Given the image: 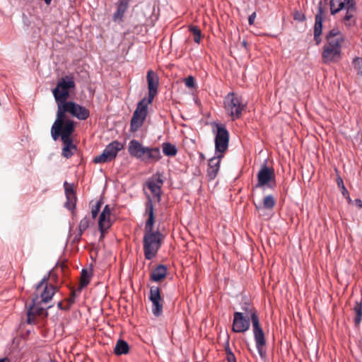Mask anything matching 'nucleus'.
I'll return each instance as SVG.
<instances>
[{
	"label": "nucleus",
	"instance_id": "obj_1",
	"mask_svg": "<svg viewBox=\"0 0 362 362\" xmlns=\"http://www.w3.org/2000/svg\"><path fill=\"white\" fill-rule=\"evenodd\" d=\"M148 83V96L144 98L136 105L133 113L130 123V132H137L144 124L148 115V105L152 103L153 98L158 93L159 86V77L153 70H148L146 75Z\"/></svg>",
	"mask_w": 362,
	"mask_h": 362
},
{
	"label": "nucleus",
	"instance_id": "obj_2",
	"mask_svg": "<svg viewBox=\"0 0 362 362\" xmlns=\"http://www.w3.org/2000/svg\"><path fill=\"white\" fill-rule=\"evenodd\" d=\"M344 42V35L338 28H333L329 31L322 52V61L324 64L337 62L340 60Z\"/></svg>",
	"mask_w": 362,
	"mask_h": 362
},
{
	"label": "nucleus",
	"instance_id": "obj_3",
	"mask_svg": "<svg viewBox=\"0 0 362 362\" xmlns=\"http://www.w3.org/2000/svg\"><path fill=\"white\" fill-rule=\"evenodd\" d=\"M241 308L245 315L250 317L256 347L260 357L264 358L267 356V341L257 310L249 303H245Z\"/></svg>",
	"mask_w": 362,
	"mask_h": 362
},
{
	"label": "nucleus",
	"instance_id": "obj_4",
	"mask_svg": "<svg viewBox=\"0 0 362 362\" xmlns=\"http://www.w3.org/2000/svg\"><path fill=\"white\" fill-rule=\"evenodd\" d=\"M75 122L71 119L61 108H57V118L51 128V135L54 141L72 139L75 131Z\"/></svg>",
	"mask_w": 362,
	"mask_h": 362
},
{
	"label": "nucleus",
	"instance_id": "obj_5",
	"mask_svg": "<svg viewBox=\"0 0 362 362\" xmlns=\"http://www.w3.org/2000/svg\"><path fill=\"white\" fill-rule=\"evenodd\" d=\"M128 152L131 156L139 159L145 163H155L162 158L158 147L144 146L136 139L129 141Z\"/></svg>",
	"mask_w": 362,
	"mask_h": 362
},
{
	"label": "nucleus",
	"instance_id": "obj_6",
	"mask_svg": "<svg viewBox=\"0 0 362 362\" xmlns=\"http://www.w3.org/2000/svg\"><path fill=\"white\" fill-rule=\"evenodd\" d=\"M164 240V235L153 227H144L143 248L146 259L151 260L156 257Z\"/></svg>",
	"mask_w": 362,
	"mask_h": 362
},
{
	"label": "nucleus",
	"instance_id": "obj_7",
	"mask_svg": "<svg viewBox=\"0 0 362 362\" xmlns=\"http://www.w3.org/2000/svg\"><path fill=\"white\" fill-rule=\"evenodd\" d=\"M223 105L226 115L230 117L232 121L241 118L243 112L247 107V103H243L242 97L237 95L233 92L226 95Z\"/></svg>",
	"mask_w": 362,
	"mask_h": 362
},
{
	"label": "nucleus",
	"instance_id": "obj_8",
	"mask_svg": "<svg viewBox=\"0 0 362 362\" xmlns=\"http://www.w3.org/2000/svg\"><path fill=\"white\" fill-rule=\"evenodd\" d=\"M75 87L76 83L73 76H65L58 81L56 88L52 90L57 108L69 102L67 100L69 98L70 90Z\"/></svg>",
	"mask_w": 362,
	"mask_h": 362
},
{
	"label": "nucleus",
	"instance_id": "obj_9",
	"mask_svg": "<svg viewBox=\"0 0 362 362\" xmlns=\"http://www.w3.org/2000/svg\"><path fill=\"white\" fill-rule=\"evenodd\" d=\"M329 6L330 11L332 15L336 14L343 9L346 10V15L343 19L346 25L351 26L355 23L354 18L356 8L354 0H330Z\"/></svg>",
	"mask_w": 362,
	"mask_h": 362
},
{
	"label": "nucleus",
	"instance_id": "obj_10",
	"mask_svg": "<svg viewBox=\"0 0 362 362\" xmlns=\"http://www.w3.org/2000/svg\"><path fill=\"white\" fill-rule=\"evenodd\" d=\"M257 183L253 189H274L276 187V180L274 169L266 164L261 166L257 174Z\"/></svg>",
	"mask_w": 362,
	"mask_h": 362
},
{
	"label": "nucleus",
	"instance_id": "obj_11",
	"mask_svg": "<svg viewBox=\"0 0 362 362\" xmlns=\"http://www.w3.org/2000/svg\"><path fill=\"white\" fill-rule=\"evenodd\" d=\"M215 134V153L224 155L228 150L229 144V132L226 126L221 123H216L213 127Z\"/></svg>",
	"mask_w": 362,
	"mask_h": 362
},
{
	"label": "nucleus",
	"instance_id": "obj_12",
	"mask_svg": "<svg viewBox=\"0 0 362 362\" xmlns=\"http://www.w3.org/2000/svg\"><path fill=\"white\" fill-rule=\"evenodd\" d=\"M48 276H45L35 286V296L36 294L40 298V301L47 303L52 300L57 291V287L48 284Z\"/></svg>",
	"mask_w": 362,
	"mask_h": 362
},
{
	"label": "nucleus",
	"instance_id": "obj_13",
	"mask_svg": "<svg viewBox=\"0 0 362 362\" xmlns=\"http://www.w3.org/2000/svg\"><path fill=\"white\" fill-rule=\"evenodd\" d=\"M66 115L70 114L71 116L76 117L80 120H86L90 116V111L86 107L78 105L74 101H69L59 106Z\"/></svg>",
	"mask_w": 362,
	"mask_h": 362
},
{
	"label": "nucleus",
	"instance_id": "obj_14",
	"mask_svg": "<svg viewBox=\"0 0 362 362\" xmlns=\"http://www.w3.org/2000/svg\"><path fill=\"white\" fill-rule=\"evenodd\" d=\"M250 317L245 315L244 313L235 312L232 323V331L235 333H244L250 329Z\"/></svg>",
	"mask_w": 362,
	"mask_h": 362
},
{
	"label": "nucleus",
	"instance_id": "obj_15",
	"mask_svg": "<svg viewBox=\"0 0 362 362\" xmlns=\"http://www.w3.org/2000/svg\"><path fill=\"white\" fill-rule=\"evenodd\" d=\"M148 299L152 303V313L156 317L163 313L164 300L161 298L160 289L158 286H151L149 291Z\"/></svg>",
	"mask_w": 362,
	"mask_h": 362
},
{
	"label": "nucleus",
	"instance_id": "obj_16",
	"mask_svg": "<svg viewBox=\"0 0 362 362\" xmlns=\"http://www.w3.org/2000/svg\"><path fill=\"white\" fill-rule=\"evenodd\" d=\"M42 302L40 301V298L38 295L36 294V296H34L32 299V303L30 305L29 308L27 312V322L28 324H35L36 316L43 315L45 313L47 315L46 311V308L40 306V304Z\"/></svg>",
	"mask_w": 362,
	"mask_h": 362
},
{
	"label": "nucleus",
	"instance_id": "obj_17",
	"mask_svg": "<svg viewBox=\"0 0 362 362\" xmlns=\"http://www.w3.org/2000/svg\"><path fill=\"white\" fill-rule=\"evenodd\" d=\"M163 185V180L162 179L161 174L159 173L153 175L146 182V185L158 202H160L161 200V188Z\"/></svg>",
	"mask_w": 362,
	"mask_h": 362
},
{
	"label": "nucleus",
	"instance_id": "obj_18",
	"mask_svg": "<svg viewBox=\"0 0 362 362\" xmlns=\"http://www.w3.org/2000/svg\"><path fill=\"white\" fill-rule=\"evenodd\" d=\"M64 187L66 199L64 206L69 210L74 211L77 202V197L74 185L65 181L64 182Z\"/></svg>",
	"mask_w": 362,
	"mask_h": 362
},
{
	"label": "nucleus",
	"instance_id": "obj_19",
	"mask_svg": "<svg viewBox=\"0 0 362 362\" xmlns=\"http://www.w3.org/2000/svg\"><path fill=\"white\" fill-rule=\"evenodd\" d=\"M216 156L209 160L206 170V177L209 181L214 180L219 171L221 160L223 155L215 153Z\"/></svg>",
	"mask_w": 362,
	"mask_h": 362
},
{
	"label": "nucleus",
	"instance_id": "obj_20",
	"mask_svg": "<svg viewBox=\"0 0 362 362\" xmlns=\"http://www.w3.org/2000/svg\"><path fill=\"white\" fill-rule=\"evenodd\" d=\"M324 16L325 10L320 4L318 7L317 13L315 15L314 25V40L317 45H320L322 41L320 35L322 31V22L324 20Z\"/></svg>",
	"mask_w": 362,
	"mask_h": 362
},
{
	"label": "nucleus",
	"instance_id": "obj_21",
	"mask_svg": "<svg viewBox=\"0 0 362 362\" xmlns=\"http://www.w3.org/2000/svg\"><path fill=\"white\" fill-rule=\"evenodd\" d=\"M154 209L152 199L150 195H147V202L145 204V214L148 215L144 227H153L155 223Z\"/></svg>",
	"mask_w": 362,
	"mask_h": 362
},
{
	"label": "nucleus",
	"instance_id": "obj_22",
	"mask_svg": "<svg viewBox=\"0 0 362 362\" xmlns=\"http://www.w3.org/2000/svg\"><path fill=\"white\" fill-rule=\"evenodd\" d=\"M168 274V268L164 264H158L151 272L150 279L154 282H159L164 279Z\"/></svg>",
	"mask_w": 362,
	"mask_h": 362
},
{
	"label": "nucleus",
	"instance_id": "obj_23",
	"mask_svg": "<svg viewBox=\"0 0 362 362\" xmlns=\"http://www.w3.org/2000/svg\"><path fill=\"white\" fill-rule=\"evenodd\" d=\"M276 203L275 197L272 194H268L263 198L262 205H258L255 203V206L257 211H260L261 209L272 210Z\"/></svg>",
	"mask_w": 362,
	"mask_h": 362
},
{
	"label": "nucleus",
	"instance_id": "obj_24",
	"mask_svg": "<svg viewBox=\"0 0 362 362\" xmlns=\"http://www.w3.org/2000/svg\"><path fill=\"white\" fill-rule=\"evenodd\" d=\"M124 148L123 144L118 141H113L106 146L105 150L107 152L108 156L114 160L118 152Z\"/></svg>",
	"mask_w": 362,
	"mask_h": 362
},
{
	"label": "nucleus",
	"instance_id": "obj_25",
	"mask_svg": "<svg viewBox=\"0 0 362 362\" xmlns=\"http://www.w3.org/2000/svg\"><path fill=\"white\" fill-rule=\"evenodd\" d=\"M93 273L91 270H88L86 269H83L81 272L80 282L78 286V291H82L83 288L86 287L91 279Z\"/></svg>",
	"mask_w": 362,
	"mask_h": 362
},
{
	"label": "nucleus",
	"instance_id": "obj_26",
	"mask_svg": "<svg viewBox=\"0 0 362 362\" xmlns=\"http://www.w3.org/2000/svg\"><path fill=\"white\" fill-rule=\"evenodd\" d=\"M64 144V147L62 148V155L64 157L66 158H69L73 156L72 149H76V146L73 144L72 139H69L67 140H62Z\"/></svg>",
	"mask_w": 362,
	"mask_h": 362
},
{
	"label": "nucleus",
	"instance_id": "obj_27",
	"mask_svg": "<svg viewBox=\"0 0 362 362\" xmlns=\"http://www.w3.org/2000/svg\"><path fill=\"white\" fill-rule=\"evenodd\" d=\"M128 8V1L127 0H121L117 6V11L113 15V20L122 21L125 11Z\"/></svg>",
	"mask_w": 362,
	"mask_h": 362
},
{
	"label": "nucleus",
	"instance_id": "obj_28",
	"mask_svg": "<svg viewBox=\"0 0 362 362\" xmlns=\"http://www.w3.org/2000/svg\"><path fill=\"white\" fill-rule=\"evenodd\" d=\"M129 346L127 341L123 339H119L115 345L114 352L116 355L120 356L129 353Z\"/></svg>",
	"mask_w": 362,
	"mask_h": 362
},
{
	"label": "nucleus",
	"instance_id": "obj_29",
	"mask_svg": "<svg viewBox=\"0 0 362 362\" xmlns=\"http://www.w3.org/2000/svg\"><path fill=\"white\" fill-rule=\"evenodd\" d=\"M162 150L164 155L169 157L175 156L177 153V148L176 146L170 142L163 143Z\"/></svg>",
	"mask_w": 362,
	"mask_h": 362
},
{
	"label": "nucleus",
	"instance_id": "obj_30",
	"mask_svg": "<svg viewBox=\"0 0 362 362\" xmlns=\"http://www.w3.org/2000/svg\"><path fill=\"white\" fill-rule=\"evenodd\" d=\"M81 291H78V287L71 288V293L69 298L64 300L66 303V309H70L71 306L76 303L77 297L80 295Z\"/></svg>",
	"mask_w": 362,
	"mask_h": 362
},
{
	"label": "nucleus",
	"instance_id": "obj_31",
	"mask_svg": "<svg viewBox=\"0 0 362 362\" xmlns=\"http://www.w3.org/2000/svg\"><path fill=\"white\" fill-rule=\"evenodd\" d=\"M112 225L110 215L107 214L104 218V221L101 222V214L99 216L98 220V228L100 231L103 233L105 230H107Z\"/></svg>",
	"mask_w": 362,
	"mask_h": 362
},
{
	"label": "nucleus",
	"instance_id": "obj_32",
	"mask_svg": "<svg viewBox=\"0 0 362 362\" xmlns=\"http://www.w3.org/2000/svg\"><path fill=\"white\" fill-rule=\"evenodd\" d=\"M224 351L226 352V359L227 362H237L236 357L230 347L229 336H228L227 339L224 343Z\"/></svg>",
	"mask_w": 362,
	"mask_h": 362
},
{
	"label": "nucleus",
	"instance_id": "obj_33",
	"mask_svg": "<svg viewBox=\"0 0 362 362\" xmlns=\"http://www.w3.org/2000/svg\"><path fill=\"white\" fill-rule=\"evenodd\" d=\"M354 311L355 313L354 323L358 325L362 320V303L361 301H356Z\"/></svg>",
	"mask_w": 362,
	"mask_h": 362
},
{
	"label": "nucleus",
	"instance_id": "obj_34",
	"mask_svg": "<svg viewBox=\"0 0 362 362\" xmlns=\"http://www.w3.org/2000/svg\"><path fill=\"white\" fill-rule=\"evenodd\" d=\"M188 30L194 35V41L197 44H200L201 39L202 37V31L198 26L194 25H189Z\"/></svg>",
	"mask_w": 362,
	"mask_h": 362
},
{
	"label": "nucleus",
	"instance_id": "obj_35",
	"mask_svg": "<svg viewBox=\"0 0 362 362\" xmlns=\"http://www.w3.org/2000/svg\"><path fill=\"white\" fill-rule=\"evenodd\" d=\"M112 159L108 156L107 152L104 149L103 153L93 158L95 163H105L112 161Z\"/></svg>",
	"mask_w": 362,
	"mask_h": 362
},
{
	"label": "nucleus",
	"instance_id": "obj_36",
	"mask_svg": "<svg viewBox=\"0 0 362 362\" xmlns=\"http://www.w3.org/2000/svg\"><path fill=\"white\" fill-rule=\"evenodd\" d=\"M103 204V199L100 197L95 203V205H92L91 214L93 218H95L100 210L102 205Z\"/></svg>",
	"mask_w": 362,
	"mask_h": 362
},
{
	"label": "nucleus",
	"instance_id": "obj_37",
	"mask_svg": "<svg viewBox=\"0 0 362 362\" xmlns=\"http://www.w3.org/2000/svg\"><path fill=\"white\" fill-rule=\"evenodd\" d=\"M90 226V219L86 216L83 218L78 225V230L83 233L85 230H86Z\"/></svg>",
	"mask_w": 362,
	"mask_h": 362
},
{
	"label": "nucleus",
	"instance_id": "obj_38",
	"mask_svg": "<svg viewBox=\"0 0 362 362\" xmlns=\"http://www.w3.org/2000/svg\"><path fill=\"white\" fill-rule=\"evenodd\" d=\"M353 66L358 74H362V58L356 57L353 60Z\"/></svg>",
	"mask_w": 362,
	"mask_h": 362
},
{
	"label": "nucleus",
	"instance_id": "obj_39",
	"mask_svg": "<svg viewBox=\"0 0 362 362\" xmlns=\"http://www.w3.org/2000/svg\"><path fill=\"white\" fill-rule=\"evenodd\" d=\"M185 84L187 87L189 88H195V80L194 78L192 76H189L184 80Z\"/></svg>",
	"mask_w": 362,
	"mask_h": 362
},
{
	"label": "nucleus",
	"instance_id": "obj_40",
	"mask_svg": "<svg viewBox=\"0 0 362 362\" xmlns=\"http://www.w3.org/2000/svg\"><path fill=\"white\" fill-rule=\"evenodd\" d=\"M293 18L299 22L305 21V16L301 11H296L293 13Z\"/></svg>",
	"mask_w": 362,
	"mask_h": 362
},
{
	"label": "nucleus",
	"instance_id": "obj_41",
	"mask_svg": "<svg viewBox=\"0 0 362 362\" xmlns=\"http://www.w3.org/2000/svg\"><path fill=\"white\" fill-rule=\"evenodd\" d=\"M107 214L111 215V209L110 205L108 204L105 206L103 210L101 212V222L104 221V218Z\"/></svg>",
	"mask_w": 362,
	"mask_h": 362
},
{
	"label": "nucleus",
	"instance_id": "obj_42",
	"mask_svg": "<svg viewBox=\"0 0 362 362\" xmlns=\"http://www.w3.org/2000/svg\"><path fill=\"white\" fill-rule=\"evenodd\" d=\"M83 233H82V232L78 230V233L74 238L73 242L75 243H79L81 241V236H82Z\"/></svg>",
	"mask_w": 362,
	"mask_h": 362
},
{
	"label": "nucleus",
	"instance_id": "obj_43",
	"mask_svg": "<svg viewBox=\"0 0 362 362\" xmlns=\"http://www.w3.org/2000/svg\"><path fill=\"white\" fill-rule=\"evenodd\" d=\"M256 18V13L253 12L251 15H250L248 18V23L250 25H253L255 22V19Z\"/></svg>",
	"mask_w": 362,
	"mask_h": 362
},
{
	"label": "nucleus",
	"instance_id": "obj_44",
	"mask_svg": "<svg viewBox=\"0 0 362 362\" xmlns=\"http://www.w3.org/2000/svg\"><path fill=\"white\" fill-rule=\"evenodd\" d=\"M65 301H59L57 303V307L59 310H69V309H66V304L64 305V303Z\"/></svg>",
	"mask_w": 362,
	"mask_h": 362
},
{
	"label": "nucleus",
	"instance_id": "obj_45",
	"mask_svg": "<svg viewBox=\"0 0 362 362\" xmlns=\"http://www.w3.org/2000/svg\"><path fill=\"white\" fill-rule=\"evenodd\" d=\"M337 182L338 187L341 189V187H343V186H344L343 180L341 177H337Z\"/></svg>",
	"mask_w": 362,
	"mask_h": 362
},
{
	"label": "nucleus",
	"instance_id": "obj_46",
	"mask_svg": "<svg viewBox=\"0 0 362 362\" xmlns=\"http://www.w3.org/2000/svg\"><path fill=\"white\" fill-rule=\"evenodd\" d=\"M341 193H342L344 197L349 198V192L346 189V188L345 187V186H343V187H341Z\"/></svg>",
	"mask_w": 362,
	"mask_h": 362
},
{
	"label": "nucleus",
	"instance_id": "obj_47",
	"mask_svg": "<svg viewBox=\"0 0 362 362\" xmlns=\"http://www.w3.org/2000/svg\"><path fill=\"white\" fill-rule=\"evenodd\" d=\"M356 203L359 207H362V201L361 199H356Z\"/></svg>",
	"mask_w": 362,
	"mask_h": 362
},
{
	"label": "nucleus",
	"instance_id": "obj_48",
	"mask_svg": "<svg viewBox=\"0 0 362 362\" xmlns=\"http://www.w3.org/2000/svg\"><path fill=\"white\" fill-rule=\"evenodd\" d=\"M0 362H10V360L7 357H5L0 358Z\"/></svg>",
	"mask_w": 362,
	"mask_h": 362
},
{
	"label": "nucleus",
	"instance_id": "obj_49",
	"mask_svg": "<svg viewBox=\"0 0 362 362\" xmlns=\"http://www.w3.org/2000/svg\"><path fill=\"white\" fill-rule=\"evenodd\" d=\"M242 45H243V47H245V49H247V42L246 40H243V41L242 42Z\"/></svg>",
	"mask_w": 362,
	"mask_h": 362
},
{
	"label": "nucleus",
	"instance_id": "obj_50",
	"mask_svg": "<svg viewBox=\"0 0 362 362\" xmlns=\"http://www.w3.org/2000/svg\"><path fill=\"white\" fill-rule=\"evenodd\" d=\"M107 230H105L103 233L102 231L100 232V239L103 238L105 237V234L107 233Z\"/></svg>",
	"mask_w": 362,
	"mask_h": 362
},
{
	"label": "nucleus",
	"instance_id": "obj_51",
	"mask_svg": "<svg viewBox=\"0 0 362 362\" xmlns=\"http://www.w3.org/2000/svg\"><path fill=\"white\" fill-rule=\"evenodd\" d=\"M200 158H202V159L205 158L203 153H200Z\"/></svg>",
	"mask_w": 362,
	"mask_h": 362
}]
</instances>
